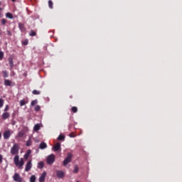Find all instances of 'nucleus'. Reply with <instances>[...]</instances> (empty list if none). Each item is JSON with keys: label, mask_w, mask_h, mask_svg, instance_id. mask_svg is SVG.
I'll list each match as a JSON object with an SVG mask.
<instances>
[{"label": "nucleus", "mask_w": 182, "mask_h": 182, "mask_svg": "<svg viewBox=\"0 0 182 182\" xmlns=\"http://www.w3.org/2000/svg\"><path fill=\"white\" fill-rule=\"evenodd\" d=\"M7 35H9V36H11V35H12V33H11V31H7Z\"/></svg>", "instance_id": "c9c22d12"}, {"label": "nucleus", "mask_w": 182, "mask_h": 182, "mask_svg": "<svg viewBox=\"0 0 182 182\" xmlns=\"http://www.w3.org/2000/svg\"><path fill=\"white\" fill-rule=\"evenodd\" d=\"M35 105H38V100H35L31 102V106H35Z\"/></svg>", "instance_id": "393cba45"}, {"label": "nucleus", "mask_w": 182, "mask_h": 182, "mask_svg": "<svg viewBox=\"0 0 182 182\" xmlns=\"http://www.w3.org/2000/svg\"><path fill=\"white\" fill-rule=\"evenodd\" d=\"M77 182H80V181H77Z\"/></svg>", "instance_id": "c03bdc74"}, {"label": "nucleus", "mask_w": 182, "mask_h": 182, "mask_svg": "<svg viewBox=\"0 0 182 182\" xmlns=\"http://www.w3.org/2000/svg\"><path fill=\"white\" fill-rule=\"evenodd\" d=\"M2 73H3V77H8L9 76V74H8V71L7 70H4L2 71Z\"/></svg>", "instance_id": "412c9836"}, {"label": "nucleus", "mask_w": 182, "mask_h": 182, "mask_svg": "<svg viewBox=\"0 0 182 182\" xmlns=\"http://www.w3.org/2000/svg\"><path fill=\"white\" fill-rule=\"evenodd\" d=\"M13 180L16 182H22V177H21V175H19V173H16L13 176Z\"/></svg>", "instance_id": "20e7f679"}, {"label": "nucleus", "mask_w": 182, "mask_h": 182, "mask_svg": "<svg viewBox=\"0 0 182 182\" xmlns=\"http://www.w3.org/2000/svg\"><path fill=\"white\" fill-rule=\"evenodd\" d=\"M56 176L58 178H63L65 177V172L63 171H56Z\"/></svg>", "instance_id": "423d86ee"}, {"label": "nucleus", "mask_w": 182, "mask_h": 182, "mask_svg": "<svg viewBox=\"0 0 182 182\" xmlns=\"http://www.w3.org/2000/svg\"><path fill=\"white\" fill-rule=\"evenodd\" d=\"M0 163H2V155L0 154Z\"/></svg>", "instance_id": "4c0bfd02"}, {"label": "nucleus", "mask_w": 182, "mask_h": 182, "mask_svg": "<svg viewBox=\"0 0 182 182\" xmlns=\"http://www.w3.org/2000/svg\"><path fill=\"white\" fill-rule=\"evenodd\" d=\"M35 112H39L41 110V106L36 105L34 108Z\"/></svg>", "instance_id": "cd10ccee"}, {"label": "nucleus", "mask_w": 182, "mask_h": 182, "mask_svg": "<svg viewBox=\"0 0 182 182\" xmlns=\"http://www.w3.org/2000/svg\"><path fill=\"white\" fill-rule=\"evenodd\" d=\"M58 140H61V141L65 140V136H63V135H60V136L58 137Z\"/></svg>", "instance_id": "c756f323"}, {"label": "nucleus", "mask_w": 182, "mask_h": 182, "mask_svg": "<svg viewBox=\"0 0 182 182\" xmlns=\"http://www.w3.org/2000/svg\"><path fill=\"white\" fill-rule=\"evenodd\" d=\"M1 136H2V134H1V132H0V139H1Z\"/></svg>", "instance_id": "ea45409f"}, {"label": "nucleus", "mask_w": 182, "mask_h": 182, "mask_svg": "<svg viewBox=\"0 0 182 182\" xmlns=\"http://www.w3.org/2000/svg\"><path fill=\"white\" fill-rule=\"evenodd\" d=\"M12 1V2H15V1H16V0H11Z\"/></svg>", "instance_id": "a19ab883"}, {"label": "nucleus", "mask_w": 182, "mask_h": 182, "mask_svg": "<svg viewBox=\"0 0 182 182\" xmlns=\"http://www.w3.org/2000/svg\"><path fill=\"white\" fill-rule=\"evenodd\" d=\"M26 102L25 101V100H21L20 101V106H25L26 105Z\"/></svg>", "instance_id": "b1692460"}, {"label": "nucleus", "mask_w": 182, "mask_h": 182, "mask_svg": "<svg viewBox=\"0 0 182 182\" xmlns=\"http://www.w3.org/2000/svg\"><path fill=\"white\" fill-rule=\"evenodd\" d=\"M6 16L9 18V19H14V16L11 13H6Z\"/></svg>", "instance_id": "a211bd4d"}, {"label": "nucleus", "mask_w": 182, "mask_h": 182, "mask_svg": "<svg viewBox=\"0 0 182 182\" xmlns=\"http://www.w3.org/2000/svg\"><path fill=\"white\" fill-rule=\"evenodd\" d=\"M53 151H59L60 150V143H57L53 147Z\"/></svg>", "instance_id": "9d476101"}, {"label": "nucleus", "mask_w": 182, "mask_h": 182, "mask_svg": "<svg viewBox=\"0 0 182 182\" xmlns=\"http://www.w3.org/2000/svg\"><path fill=\"white\" fill-rule=\"evenodd\" d=\"M0 35H1V30H0Z\"/></svg>", "instance_id": "79ce46f5"}, {"label": "nucleus", "mask_w": 182, "mask_h": 182, "mask_svg": "<svg viewBox=\"0 0 182 182\" xmlns=\"http://www.w3.org/2000/svg\"><path fill=\"white\" fill-rule=\"evenodd\" d=\"M48 6H49V8H50V9H53V2H52V1H48Z\"/></svg>", "instance_id": "5701e85b"}, {"label": "nucleus", "mask_w": 182, "mask_h": 182, "mask_svg": "<svg viewBox=\"0 0 182 182\" xmlns=\"http://www.w3.org/2000/svg\"><path fill=\"white\" fill-rule=\"evenodd\" d=\"M31 144H32V140L31 139V138H29L28 140L26 141V146H27V147H29Z\"/></svg>", "instance_id": "aec40b11"}, {"label": "nucleus", "mask_w": 182, "mask_h": 182, "mask_svg": "<svg viewBox=\"0 0 182 182\" xmlns=\"http://www.w3.org/2000/svg\"><path fill=\"white\" fill-rule=\"evenodd\" d=\"M4 59V52L0 51V60H2Z\"/></svg>", "instance_id": "2f4dec72"}, {"label": "nucleus", "mask_w": 182, "mask_h": 182, "mask_svg": "<svg viewBox=\"0 0 182 182\" xmlns=\"http://www.w3.org/2000/svg\"><path fill=\"white\" fill-rule=\"evenodd\" d=\"M1 23V25H5V23H6V19L2 18Z\"/></svg>", "instance_id": "473e14b6"}, {"label": "nucleus", "mask_w": 182, "mask_h": 182, "mask_svg": "<svg viewBox=\"0 0 182 182\" xmlns=\"http://www.w3.org/2000/svg\"><path fill=\"white\" fill-rule=\"evenodd\" d=\"M36 181V176H35V175H32L30 177V182H35Z\"/></svg>", "instance_id": "6ab92c4d"}, {"label": "nucleus", "mask_w": 182, "mask_h": 182, "mask_svg": "<svg viewBox=\"0 0 182 182\" xmlns=\"http://www.w3.org/2000/svg\"><path fill=\"white\" fill-rule=\"evenodd\" d=\"M4 85L6 86H15V82H12L11 80H4Z\"/></svg>", "instance_id": "0eeeda50"}, {"label": "nucleus", "mask_w": 182, "mask_h": 182, "mask_svg": "<svg viewBox=\"0 0 182 182\" xmlns=\"http://www.w3.org/2000/svg\"><path fill=\"white\" fill-rule=\"evenodd\" d=\"M8 110H9V106L6 105V107L4 108V112H8Z\"/></svg>", "instance_id": "f704fd0d"}, {"label": "nucleus", "mask_w": 182, "mask_h": 182, "mask_svg": "<svg viewBox=\"0 0 182 182\" xmlns=\"http://www.w3.org/2000/svg\"><path fill=\"white\" fill-rule=\"evenodd\" d=\"M71 110H72V112H73V113H77V107H73L71 108Z\"/></svg>", "instance_id": "c85d7f7f"}, {"label": "nucleus", "mask_w": 182, "mask_h": 182, "mask_svg": "<svg viewBox=\"0 0 182 182\" xmlns=\"http://www.w3.org/2000/svg\"><path fill=\"white\" fill-rule=\"evenodd\" d=\"M45 178H46V172H43V173L41 175V176H40L38 181H39V182H43V181H45Z\"/></svg>", "instance_id": "1a4fd4ad"}, {"label": "nucleus", "mask_w": 182, "mask_h": 182, "mask_svg": "<svg viewBox=\"0 0 182 182\" xmlns=\"http://www.w3.org/2000/svg\"><path fill=\"white\" fill-rule=\"evenodd\" d=\"M79 171V167L77 166H75L73 170V173H77Z\"/></svg>", "instance_id": "7c9ffc66"}, {"label": "nucleus", "mask_w": 182, "mask_h": 182, "mask_svg": "<svg viewBox=\"0 0 182 182\" xmlns=\"http://www.w3.org/2000/svg\"><path fill=\"white\" fill-rule=\"evenodd\" d=\"M9 112H4L2 114V119H4V120H6V119H9Z\"/></svg>", "instance_id": "f8f14e48"}, {"label": "nucleus", "mask_w": 182, "mask_h": 182, "mask_svg": "<svg viewBox=\"0 0 182 182\" xmlns=\"http://www.w3.org/2000/svg\"><path fill=\"white\" fill-rule=\"evenodd\" d=\"M23 45H28V41H25L23 43Z\"/></svg>", "instance_id": "e433bc0d"}, {"label": "nucleus", "mask_w": 182, "mask_h": 182, "mask_svg": "<svg viewBox=\"0 0 182 182\" xmlns=\"http://www.w3.org/2000/svg\"><path fill=\"white\" fill-rule=\"evenodd\" d=\"M11 154L13 156H15L14 158V163L16 167H18L20 169H22L23 167V164H25V162H23V159H21L19 161V144L15 143L14 144L13 146L11 149L10 151Z\"/></svg>", "instance_id": "f257e3e1"}, {"label": "nucleus", "mask_w": 182, "mask_h": 182, "mask_svg": "<svg viewBox=\"0 0 182 182\" xmlns=\"http://www.w3.org/2000/svg\"><path fill=\"white\" fill-rule=\"evenodd\" d=\"M9 137H11V131H9V130L6 131L4 133V139H5V140H8V139H9Z\"/></svg>", "instance_id": "6e6552de"}, {"label": "nucleus", "mask_w": 182, "mask_h": 182, "mask_svg": "<svg viewBox=\"0 0 182 182\" xmlns=\"http://www.w3.org/2000/svg\"><path fill=\"white\" fill-rule=\"evenodd\" d=\"M9 63L10 65V68L11 69H12V68H14V60H12V58H9Z\"/></svg>", "instance_id": "dca6fc26"}, {"label": "nucleus", "mask_w": 182, "mask_h": 182, "mask_svg": "<svg viewBox=\"0 0 182 182\" xmlns=\"http://www.w3.org/2000/svg\"><path fill=\"white\" fill-rule=\"evenodd\" d=\"M18 137H23L25 136V130H21L18 134Z\"/></svg>", "instance_id": "2eb2a0df"}, {"label": "nucleus", "mask_w": 182, "mask_h": 182, "mask_svg": "<svg viewBox=\"0 0 182 182\" xmlns=\"http://www.w3.org/2000/svg\"><path fill=\"white\" fill-rule=\"evenodd\" d=\"M70 137H75V135L73 134H70Z\"/></svg>", "instance_id": "58836bf2"}, {"label": "nucleus", "mask_w": 182, "mask_h": 182, "mask_svg": "<svg viewBox=\"0 0 182 182\" xmlns=\"http://www.w3.org/2000/svg\"><path fill=\"white\" fill-rule=\"evenodd\" d=\"M31 168H32V161L30 160L26 164L25 171H30Z\"/></svg>", "instance_id": "39448f33"}, {"label": "nucleus", "mask_w": 182, "mask_h": 182, "mask_svg": "<svg viewBox=\"0 0 182 182\" xmlns=\"http://www.w3.org/2000/svg\"><path fill=\"white\" fill-rule=\"evenodd\" d=\"M38 168H43V162H39L38 164Z\"/></svg>", "instance_id": "a878e982"}, {"label": "nucleus", "mask_w": 182, "mask_h": 182, "mask_svg": "<svg viewBox=\"0 0 182 182\" xmlns=\"http://www.w3.org/2000/svg\"><path fill=\"white\" fill-rule=\"evenodd\" d=\"M41 126H39V124H36L34 125L33 130L34 132H38V130H40Z\"/></svg>", "instance_id": "4468645a"}, {"label": "nucleus", "mask_w": 182, "mask_h": 182, "mask_svg": "<svg viewBox=\"0 0 182 182\" xmlns=\"http://www.w3.org/2000/svg\"><path fill=\"white\" fill-rule=\"evenodd\" d=\"M70 161H72V154L68 153L67 157L64 159L63 164V166H68Z\"/></svg>", "instance_id": "f03ea898"}, {"label": "nucleus", "mask_w": 182, "mask_h": 182, "mask_svg": "<svg viewBox=\"0 0 182 182\" xmlns=\"http://www.w3.org/2000/svg\"><path fill=\"white\" fill-rule=\"evenodd\" d=\"M4 106V100L0 99V107H2Z\"/></svg>", "instance_id": "72a5a7b5"}, {"label": "nucleus", "mask_w": 182, "mask_h": 182, "mask_svg": "<svg viewBox=\"0 0 182 182\" xmlns=\"http://www.w3.org/2000/svg\"><path fill=\"white\" fill-rule=\"evenodd\" d=\"M55 162V155L50 154L47 157V164L52 165Z\"/></svg>", "instance_id": "7ed1b4c3"}, {"label": "nucleus", "mask_w": 182, "mask_h": 182, "mask_svg": "<svg viewBox=\"0 0 182 182\" xmlns=\"http://www.w3.org/2000/svg\"><path fill=\"white\" fill-rule=\"evenodd\" d=\"M33 95H41V91H38L36 90H33Z\"/></svg>", "instance_id": "bb28decb"}, {"label": "nucleus", "mask_w": 182, "mask_h": 182, "mask_svg": "<svg viewBox=\"0 0 182 182\" xmlns=\"http://www.w3.org/2000/svg\"><path fill=\"white\" fill-rule=\"evenodd\" d=\"M18 28L21 31V32H25L26 29L25 28V26L22 23H18Z\"/></svg>", "instance_id": "9b49d317"}, {"label": "nucleus", "mask_w": 182, "mask_h": 182, "mask_svg": "<svg viewBox=\"0 0 182 182\" xmlns=\"http://www.w3.org/2000/svg\"><path fill=\"white\" fill-rule=\"evenodd\" d=\"M0 5H1V2H0Z\"/></svg>", "instance_id": "37998d69"}, {"label": "nucleus", "mask_w": 182, "mask_h": 182, "mask_svg": "<svg viewBox=\"0 0 182 182\" xmlns=\"http://www.w3.org/2000/svg\"><path fill=\"white\" fill-rule=\"evenodd\" d=\"M30 36H36V32H35L33 30H31L29 33Z\"/></svg>", "instance_id": "4be33fe9"}, {"label": "nucleus", "mask_w": 182, "mask_h": 182, "mask_svg": "<svg viewBox=\"0 0 182 182\" xmlns=\"http://www.w3.org/2000/svg\"><path fill=\"white\" fill-rule=\"evenodd\" d=\"M29 154H31V150H28L26 153L24 154V159H26V160H28Z\"/></svg>", "instance_id": "f3484780"}, {"label": "nucleus", "mask_w": 182, "mask_h": 182, "mask_svg": "<svg viewBox=\"0 0 182 182\" xmlns=\"http://www.w3.org/2000/svg\"><path fill=\"white\" fill-rule=\"evenodd\" d=\"M47 147H48V145H46V143L45 142H42L39 145V149H41V150H43V149H46Z\"/></svg>", "instance_id": "ddd939ff"}]
</instances>
